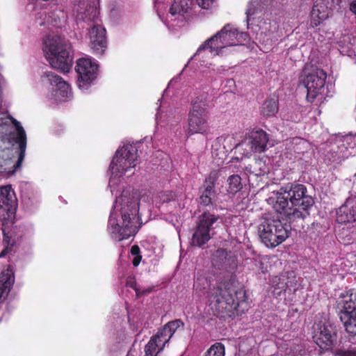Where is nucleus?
Listing matches in <instances>:
<instances>
[{
	"label": "nucleus",
	"instance_id": "4be33fe9",
	"mask_svg": "<svg viewBox=\"0 0 356 356\" xmlns=\"http://www.w3.org/2000/svg\"><path fill=\"white\" fill-rule=\"evenodd\" d=\"M290 193L287 191V186L282 187L276 193L275 199L270 197L273 209L276 212L282 214L287 210H291Z\"/></svg>",
	"mask_w": 356,
	"mask_h": 356
},
{
	"label": "nucleus",
	"instance_id": "a878e982",
	"mask_svg": "<svg viewBox=\"0 0 356 356\" xmlns=\"http://www.w3.org/2000/svg\"><path fill=\"white\" fill-rule=\"evenodd\" d=\"M163 341L156 335L152 337L145 347V356H157L163 349Z\"/></svg>",
	"mask_w": 356,
	"mask_h": 356
},
{
	"label": "nucleus",
	"instance_id": "473e14b6",
	"mask_svg": "<svg viewBox=\"0 0 356 356\" xmlns=\"http://www.w3.org/2000/svg\"><path fill=\"white\" fill-rule=\"evenodd\" d=\"M219 177V172L217 170H211L205 178L202 188L211 187V190L215 191V186Z\"/></svg>",
	"mask_w": 356,
	"mask_h": 356
},
{
	"label": "nucleus",
	"instance_id": "e433bc0d",
	"mask_svg": "<svg viewBox=\"0 0 356 356\" xmlns=\"http://www.w3.org/2000/svg\"><path fill=\"white\" fill-rule=\"evenodd\" d=\"M159 197L163 202H168L175 199V194L172 191L161 192Z\"/></svg>",
	"mask_w": 356,
	"mask_h": 356
},
{
	"label": "nucleus",
	"instance_id": "4468645a",
	"mask_svg": "<svg viewBox=\"0 0 356 356\" xmlns=\"http://www.w3.org/2000/svg\"><path fill=\"white\" fill-rule=\"evenodd\" d=\"M89 45L96 56H102L107 49L106 31L101 25H94L88 31Z\"/></svg>",
	"mask_w": 356,
	"mask_h": 356
},
{
	"label": "nucleus",
	"instance_id": "de8ad7c7",
	"mask_svg": "<svg viewBox=\"0 0 356 356\" xmlns=\"http://www.w3.org/2000/svg\"><path fill=\"white\" fill-rule=\"evenodd\" d=\"M285 285H286V288H289V287L290 286L289 285V283H288V282L285 283Z\"/></svg>",
	"mask_w": 356,
	"mask_h": 356
},
{
	"label": "nucleus",
	"instance_id": "ddd939ff",
	"mask_svg": "<svg viewBox=\"0 0 356 356\" xmlns=\"http://www.w3.org/2000/svg\"><path fill=\"white\" fill-rule=\"evenodd\" d=\"M313 339L316 343L324 350L330 349L337 342V331L330 323L317 324L314 327Z\"/></svg>",
	"mask_w": 356,
	"mask_h": 356
},
{
	"label": "nucleus",
	"instance_id": "c756f323",
	"mask_svg": "<svg viewBox=\"0 0 356 356\" xmlns=\"http://www.w3.org/2000/svg\"><path fill=\"white\" fill-rule=\"evenodd\" d=\"M228 191L230 193L235 194L242 188L241 178L238 175H233L229 177Z\"/></svg>",
	"mask_w": 356,
	"mask_h": 356
},
{
	"label": "nucleus",
	"instance_id": "7ed1b4c3",
	"mask_svg": "<svg viewBox=\"0 0 356 356\" xmlns=\"http://www.w3.org/2000/svg\"><path fill=\"white\" fill-rule=\"evenodd\" d=\"M122 226L119 224H113L111 220H109L108 229L111 237L116 241H121L134 236L140 227V218L139 212V200L138 198L122 197Z\"/></svg>",
	"mask_w": 356,
	"mask_h": 356
},
{
	"label": "nucleus",
	"instance_id": "393cba45",
	"mask_svg": "<svg viewBox=\"0 0 356 356\" xmlns=\"http://www.w3.org/2000/svg\"><path fill=\"white\" fill-rule=\"evenodd\" d=\"M224 48L225 47L223 42H222L220 38H218L216 33L200 46L195 53V55L200 54L201 51L204 50H209V51L215 56L219 55L221 53L222 49Z\"/></svg>",
	"mask_w": 356,
	"mask_h": 356
},
{
	"label": "nucleus",
	"instance_id": "423d86ee",
	"mask_svg": "<svg viewBox=\"0 0 356 356\" xmlns=\"http://www.w3.org/2000/svg\"><path fill=\"white\" fill-rule=\"evenodd\" d=\"M209 105L202 97H197L192 102V107L188 113V134H206L209 131Z\"/></svg>",
	"mask_w": 356,
	"mask_h": 356
},
{
	"label": "nucleus",
	"instance_id": "c9c22d12",
	"mask_svg": "<svg viewBox=\"0 0 356 356\" xmlns=\"http://www.w3.org/2000/svg\"><path fill=\"white\" fill-rule=\"evenodd\" d=\"M250 172L257 176L266 173V165L261 160H257L253 165H250Z\"/></svg>",
	"mask_w": 356,
	"mask_h": 356
},
{
	"label": "nucleus",
	"instance_id": "aec40b11",
	"mask_svg": "<svg viewBox=\"0 0 356 356\" xmlns=\"http://www.w3.org/2000/svg\"><path fill=\"white\" fill-rule=\"evenodd\" d=\"M248 140L251 151L254 153H261L266 150L269 137L264 130L257 129L250 132Z\"/></svg>",
	"mask_w": 356,
	"mask_h": 356
},
{
	"label": "nucleus",
	"instance_id": "f8f14e48",
	"mask_svg": "<svg viewBox=\"0 0 356 356\" xmlns=\"http://www.w3.org/2000/svg\"><path fill=\"white\" fill-rule=\"evenodd\" d=\"M341 0H316L311 11L310 26H318L328 17L330 10L340 7Z\"/></svg>",
	"mask_w": 356,
	"mask_h": 356
},
{
	"label": "nucleus",
	"instance_id": "2f4dec72",
	"mask_svg": "<svg viewBox=\"0 0 356 356\" xmlns=\"http://www.w3.org/2000/svg\"><path fill=\"white\" fill-rule=\"evenodd\" d=\"M2 231L3 234V243L5 245V248L0 252V258H3L6 257L8 253H10L15 243L14 241H11L10 236L8 233L6 232L4 228L2 229Z\"/></svg>",
	"mask_w": 356,
	"mask_h": 356
},
{
	"label": "nucleus",
	"instance_id": "a19ab883",
	"mask_svg": "<svg viewBox=\"0 0 356 356\" xmlns=\"http://www.w3.org/2000/svg\"><path fill=\"white\" fill-rule=\"evenodd\" d=\"M153 290L152 287H148L146 289H140L139 288L138 290H136V296L137 297H142L144 296H146L149 293H150Z\"/></svg>",
	"mask_w": 356,
	"mask_h": 356
},
{
	"label": "nucleus",
	"instance_id": "412c9836",
	"mask_svg": "<svg viewBox=\"0 0 356 356\" xmlns=\"http://www.w3.org/2000/svg\"><path fill=\"white\" fill-rule=\"evenodd\" d=\"M193 6V0H174L169 12L176 19L187 20L192 15Z\"/></svg>",
	"mask_w": 356,
	"mask_h": 356
},
{
	"label": "nucleus",
	"instance_id": "58836bf2",
	"mask_svg": "<svg viewBox=\"0 0 356 356\" xmlns=\"http://www.w3.org/2000/svg\"><path fill=\"white\" fill-rule=\"evenodd\" d=\"M126 286L133 289L136 293V290H138L139 287L137 286V283L134 277H129L127 279Z\"/></svg>",
	"mask_w": 356,
	"mask_h": 356
},
{
	"label": "nucleus",
	"instance_id": "6e6552de",
	"mask_svg": "<svg viewBox=\"0 0 356 356\" xmlns=\"http://www.w3.org/2000/svg\"><path fill=\"white\" fill-rule=\"evenodd\" d=\"M219 216L209 212H204L198 218L195 232L191 238V244L194 246L202 247L211 238L214 229L213 225L218 220Z\"/></svg>",
	"mask_w": 356,
	"mask_h": 356
},
{
	"label": "nucleus",
	"instance_id": "dca6fc26",
	"mask_svg": "<svg viewBox=\"0 0 356 356\" xmlns=\"http://www.w3.org/2000/svg\"><path fill=\"white\" fill-rule=\"evenodd\" d=\"M225 47L236 46L242 44L248 38V35L245 32H239L234 26L227 24L216 33Z\"/></svg>",
	"mask_w": 356,
	"mask_h": 356
},
{
	"label": "nucleus",
	"instance_id": "f704fd0d",
	"mask_svg": "<svg viewBox=\"0 0 356 356\" xmlns=\"http://www.w3.org/2000/svg\"><path fill=\"white\" fill-rule=\"evenodd\" d=\"M264 1L265 0H251L245 12L247 18L248 19L249 16L254 15L258 9L263 8Z\"/></svg>",
	"mask_w": 356,
	"mask_h": 356
},
{
	"label": "nucleus",
	"instance_id": "f03ea898",
	"mask_svg": "<svg viewBox=\"0 0 356 356\" xmlns=\"http://www.w3.org/2000/svg\"><path fill=\"white\" fill-rule=\"evenodd\" d=\"M209 301L215 314L222 318L238 316L248 308L246 291L229 284L213 288Z\"/></svg>",
	"mask_w": 356,
	"mask_h": 356
},
{
	"label": "nucleus",
	"instance_id": "bb28decb",
	"mask_svg": "<svg viewBox=\"0 0 356 356\" xmlns=\"http://www.w3.org/2000/svg\"><path fill=\"white\" fill-rule=\"evenodd\" d=\"M291 210H287L284 213L286 217V220L289 222L288 225L291 226L296 220H303L309 215L308 209H302L301 211V207H298L297 208L291 206Z\"/></svg>",
	"mask_w": 356,
	"mask_h": 356
},
{
	"label": "nucleus",
	"instance_id": "2eb2a0df",
	"mask_svg": "<svg viewBox=\"0 0 356 356\" xmlns=\"http://www.w3.org/2000/svg\"><path fill=\"white\" fill-rule=\"evenodd\" d=\"M287 191L290 193L291 207H301V209H309L314 204V199L312 196L307 195V188L302 184L287 186Z\"/></svg>",
	"mask_w": 356,
	"mask_h": 356
},
{
	"label": "nucleus",
	"instance_id": "1a4fd4ad",
	"mask_svg": "<svg viewBox=\"0 0 356 356\" xmlns=\"http://www.w3.org/2000/svg\"><path fill=\"white\" fill-rule=\"evenodd\" d=\"M75 70L78 74L79 88L87 90L98 76L99 65L91 58H81L76 60Z\"/></svg>",
	"mask_w": 356,
	"mask_h": 356
},
{
	"label": "nucleus",
	"instance_id": "6ab92c4d",
	"mask_svg": "<svg viewBox=\"0 0 356 356\" xmlns=\"http://www.w3.org/2000/svg\"><path fill=\"white\" fill-rule=\"evenodd\" d=\"M49 83L55 86V96L59 100L67 98L71 93L70 85L65 81L60 76L54 74L52 72H47L44 73Z\"/></svg>",
	"mask_w": 356,
	"mask_h": 356
},
{
	"label": "nucleus",
	"instance_id": "20e7f679",
	"mask_svg": "<svg viewBox=\"0 0 356 356\" xmlns=\"http://www.w3.org/2000/svg\"><path fill=\"white\" fill-rule=\"evenodd\" d=\"M43 44V51L51 67L62 72H68L72 65L71 44L58 35H47Z\"/></svg>",
	"mask_w": 356,
	"mask_h": 356
},
{
	"label": "nucleus",
	"instance_id": "9b49d317",
	"mask_svg": "<svg viewBox=\"0 0 356 356\" xmlns=\"http://www.w3.org/2000/svg\"><path fill=\"white\" fill-rule=\"evenodd\" d=\"M326 79V72L320 68L314 69L306 76L304 83L307 90L306 98L309 102L312 103L322 93Z\"/></svg>",
	"mask_w": 356,
	"mask_h": 356
},
{
	"label": "nucleus",
	"instance_id": "ea45409f",
	"mask_svg": "<svg viewBox=\"0 0 356 356\" xmlns=\"http://www.w3.org/2000/svg\"><path fill=\"white\" fill-rule=\"evenodd\" d=\"M197 3L203 9H208L213 3V0H196Z\"/></svg>",
	"mask_w": 356,
	"mask_h": 356
},
{
	"label": "nucleus",
	"instance_id": "f257e3e1",
	"mask_svg": "<svg viewBox=\"0 0 356 356\" xmlns=\"http://www.w3.org/2000/svg\"><path fill=\"white\" fill-rule=\"evenodd\" d=\"M18 144V159L13 165L21 167L26 149V134L20 122L15 118L0 116V173L10 172L14 156L13 146Z\"/></svg>",
	"mask_w": 356,
	"mask_h": 356
},
{
	"label": "nucleus",
	"instance_id": "79ce46f5",
	"mask_svg": "<svg viewBox=\"0 0 356 356\" xmlns=\"http://www.w3.org/2000/svg\"><path fill=\"white\" fill-rule=\"evenodd\" d=\"M131 254L132 255H134V256H138V255H140V248L138 245H133L131 248V251H130Z\"/></svg>",
	"mask_w": 356,
	"mask_h": 356
},
{
	"label": "nucleus",
	"instance_id": "4c0bfd02",
	"mask_svg": "<svg viewBox=\"0 0 356 356\" xmlns=\"http://www.w3.org/2000/svg\"><path fill=\"white\" fill-rule=\"evenodd\" d=\"M337 356H356V349H338L336 351Z\"/></svg>",
	"mask_w": 356,
	"mask_h": 356
},
{
	"label": "nucleus",
	"instance_id": "39448f33",
	"mask_svg": "<svg viewBox=\"0 0 356 356\" xmlns=\"http://www.w3.org/2000/svg\"><path fill=\"white\" fill-rule=\"evenodd\" d=\"M291 225L278 218L266 216L258 226L261 242L268 248H274L283 243L289 236Z\"/></svg>",
	"mask_w": 356,
	"mask_h": 356
},
{
	"label": "nucleus",
	"instance_id": "0eeeda50",
	"mask_svg": "<svg viewBox=\"0 0 356 356\" xmlns=\"http://www.w3.org/2000/svg\"><path fill=\"white\" fill-rule=\"evenodd\" d=\"M138 150L131 145H126L118 149L109 166L112 174L121 177L136 165Z\"/></svg>",
	"mask_w": 356,
	"mask_h": 356
},
{
	"label": "nucleus",
	"instance_id": "a18cd8bd",
	"mask_svg": "<svg viewBox=\"0 0 356 356\" xmlns=\"http://www.w3.org/2000/svg\"><path fill=\"white\" fill-rule=\"evenodd\" d=\"M244 143H239L235 145V149L240 152L243 149Z\"/></svg>",
	"mask_w": 356,
	"mask_h": 356
},
{
	"label": "nucleus",
	"instance_id": "f3484780",
	"mask_svg": "<svg viewBox=\"0 0 356 356\" xmlns=\"http://www.w3.org/2000/svg\"><path fill=\"white\" fill-rule=\"evenodd\" d=\"M336 221L347 224L356 221V195L349 197L336 211Z\"/></svg>",
	"mask_w": 356,
	"mask_h": 356
},
{
	"label": "nucleus",
	"instance_id": "cd10ccee",
	"mask_svg": "<svg viewBox=\"0 0 356 356\" xmlns=\"http://www.w3.org/2000/svg\"><path fill=\"white\" fill-rule=\"evenodd\" d=\"M279 111L278 101L276 99H268L262 104L261 112L267 117L274 116Z\"/></svg>",
	"mask_w": 356,
	"mask_h": 356
},
{
	"label": "nucleus",
	"instance_id": "c03bdc74",
	"mask_svg": "<svg viewBox=\"0 0 356 356\" xmlns=\"http://www.w3.org/2000/svg\"><path fill=\"white\" fill-rule=\"evenodd\" d=\"M349 9L353 14L356 15V0L350 2Z\"/></svg>",
	"mask_w": 356,
	"mask_h": 356
},
{
	"label": "nucleus",
	"instance_id": "72a5a7b5",
	"mask_svg": "<svg viewBox=\"0 0 356 356\" xmlns=\"http://www.w3.org/2000/svg\"><path fill=\"white\" fill-rule=\"evenodd\" d=\"M225 348L222 343H216L205 353L204 356H225Z\"/></svg>",
	"mask_w": 356,
	"mask_h": 356
},
{
	"label": "nucleus",
	"instance_id": "5701e85b",
	"mask_svg": "<svg viewBox=\"0 0 356 356\" xmlns=\"http://www.w3.org/2000/svg\"><path fill=\"white\" fill-rule=\"evenodd\" d=\"M212 265L218 269H226L234 262V257L231 251L218 248L212 254Z\"/></svg>",
	"mask_w": 356,
	"mask_h": 356
},
{
	"label": "nucleus",
	"instance_id": "9d476101",
	"mask_svg": "<svg viewBox=\"0 0 356 356\" xmlns=\"http://www.w3.org/2000/svg\"><path fill=\"white\" fill-rule=\"evenodd\" d=\"M17 207V199L10 185L0 187V221L3 225L6 222L12 220Z\"/></svg>",
	"mask_w": 356,
	"mask_h": 356
},
{
	"label": "nucleus",
	"instance_id": "49530a36",
	"mask_svg": "<svg viewBox=\"0 0 356 356\" xmlns=\"http://www.w3.org/2000/svg\"><path fill=\"white\" fill-rule=\"evenodd\" d=\"M243 154H245L246 156H249L250 155V152H247L245 154V153H243Z\"/></svg>",
	"mask_w": 356,
	"mask_h": 356
},
{
	"label": "nucleus",
	"instance_id": "7c9ffc66",
	"mask_svg": "<svg viewBox=\"0 0 356 356\" xmlns=\"http://www.w3.org/2000/svg\"><path fill=\"white\" fill-rule=\"evenodd\" d=\"M203 191L199 198V203L201 206L207 207L212 204V199L215 195V191L211 190L210 186L202 188Z\"/></svg>",
	"mask_w": 356,
	"mask_h": 356
},
{
	"label": "nucleus",
	"instance_id": "37998d69",
	"mask_svg": "<svg viewBox=\"0 0 356 356\" xmlns=\"http://www.w3.org/2000/svg\"><path fill=\"white\" fill-rule=\"evenodd\" d=\"M141 259H142L141 255L135 256V257L134 258V259L132 261V264H133L134 266H135V267L138 266L139 265Z\"/></svg>",
	"mask_w": 356,
	"mask_h": 356
},
{
	"label": "nucleus",
	"instance_id": "a211bd4d",
	"mask_svg": "<svg viewBox=\"0 0 356 356\" xmlns=\"http://www.w3.org/2000/svg\"><path fill=\"white\" fill-rule=\"evenodd\" d=\"M337 307L339 309V316H343L356 314V289H351L345 293H342L338 300Z\"/></svg>",
	"mask_w": 356,
	"mask_h": 356
},
{
	"label": "nucleus",
	"instance_id": "c85d7f7f",
	"mask_svg": "<svg viewBox=\"0 0 356 356\" xmlns=\"http://www.w3.org/2000/svg\"><path fill=\"white\" fill-rule=\"evenodd\" d=\"M339 318L343 323L345 327V330L350 336H356V314H351L346 316V318L343 319V316H340Z\"/></svg>",
	"mask_w": 356,
	"mask_h": 356
},
{
	"label": "nucleus",
	"instance_id": "b1692460",
	"mask_svg": "<svg viewBox=\"0 0 356 356\" xmlns=\"http://www.w3.org/2000/svg\"><path fill=\"white\" fill-rule=\"evenodd\" d=\"M184 323L181 319H175L166 323L164 327L156 334L163 341V346H165L177 330L180 327H184Z\"/></svg>",
	"mask_w": 356,
	"mask_h": 356
}]
</instances>
